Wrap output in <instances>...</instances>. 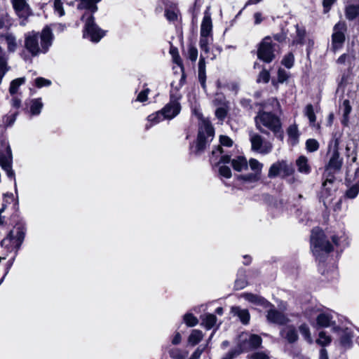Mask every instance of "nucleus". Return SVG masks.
Wrapping results in <instances>:
<instances>
[{"label": "nucleus", "instance_id": "obj_1", "mask_svg": "<svg viewBox=\"0 0 359 359\" xmlns=\"http://www.w3.org/2000/svg\"><path fill=\"white\" fill-rule=\"evenodd\" d=\"M7 229L8 231L1 241L0 245L6 253L15 252L17 255L27 231V223L21 215L18 201L14 205V212L7 218Z\"/></svg>", "mask_w": 359, "mask_h": 359}, {"label": "nucleus", "instance_id": "obj_2", "mask_svg": "<svg viewBox=\"0 0 359 359\" xmlns=\"http://www.w3.org/2000/svg\"><path fill=\"white\" fill-rule=\"evenodd\" d=\"M332 243L328 240L324 231L320 227L311 230L310 246L316 259L324 266L330 253L334 250V245H339L340 237L334 234L331 237Z\"/></svg>", "mask_w": 359, "mask_h": 359}, {"label": "nucleus", "instance_id": "obj_3", "mask_svg": "<svg viewBox=\"0 0 359 359\" xmlns=\"http://www.w3.org/2000/svg\"><path fill=\"white\" fill-rule=\"evenodd\" d=\"M199 120L196 138L189 144V155L200 156L205 153L215 137V128L202 113L196 114Z\"/></svg>", "mask_w": 359, "mask_h": 359}, {"label": "nucleus", "instance_id": "obj_4", "mask_svg": "<svg viewBox=\"0 0 359 359\" xmlns=\"http://www.w3.org/2000/svg\"><path fill=\"white\" fill-rule=\"evenodd\" d=\"M256 128L262 134L269 135V133L262 126L272 131L280 140L283 139V130L280 118L271 111L261 110L255 117Z\"/></svg>", "mask_w": 359, "mask_h": 359}, {"label": "nucleus", "instance_id": "obj_5", "mask_svg": "<svg viewBox=\"0 0 359 359\" xmlns=\"http://www.w3.org/2000/svg\"><path fill=\"white\" fill-rule=\"evenodd\" d=\"M84 13L81 18V21H85L83 29V38L89 39L93 43H98L106 35L107 31L101 29L95 22V18L93 15Z\"/></svg>", "mask_w": 359, "mask_h": 359}, {"label": "nucleus", "instance_id": "obj_6", "mask_svg": "<svg viewBox=\"0 0 359 359\" xmlns=\"http://www.w3.org/2000/svg\"><path fill=\"white\" fill-rule=\"evenodd\" d=\"M275 46L271 36L264 37L257 46V59L266 64L272 62L276 57Z\"/></svg>", "mask_w": 359, "mask_h": 359}, {"label": "nucleus", "instance_id": "obj_7", "mask_svg": "<svg viewBox=\"0 0 359 359\" xmlns=\"http://www.w3.org/2000/svg\"><path fill=\"white\" fill-rule=\"evenodd\" d=\"M355 54L353 51L351 54L343 53L337 60V63L344 65L348 64V67L341 71V77L338 83L339 87H345L347 86L348 81L353 76V69L355 67Z\"/></svg>", "mask_w": 359, "mask_h": 359}, {"label": "nucleus", "instance_id": "obj_8", "mask_svg": "<svg viewBox=\"0 0 359 359\" xmlns=\"http://www.w3.org/2000/svg\"><path fill=\"white\" fill-rule=\"evenodd\" d=\"M347 31V25L344 21H339L333 27L332 34V50L336 52L341 49L346 41L345 33Z\"/></svg>", "mask_w": 359, "mask_h": 359}, {"label": "nucleus", "instance_id": "obj_9", "mask_svg": "<svg viewBox=\"0 0 359 359\" xmlns=\"http://www.w3.org/2000/svg\"><path fill=\"white\" fill-rule=\"evenodd\" d=\"M181 98L180 94L170 92L169 102L161 109L165 119H172L180 113L182 107L179 100Z\"/></svg>", "mask_w": 359, "mask_h": 359}, {"label": "nucleus", "instance_id": "obj_10", "mask_svg": "<svg viewBox=\"0 0 359 359\" xmlns=\"http://www.w3.org/2000/svg\"><path fill=\"white\" fill-rule=\"evenodd\" d=\"M13 165V153L6 137L2 133L0 135V166Z\"/></svg>", "mask_w": 359, "mask_h": 359}, {"label": "nucleus", "instance_id": "obj_11", "mask_svg": "<svg viewBox=\"0 0 359 359\" xmlns=\"http://www.w3.org/2000/svg\"><path fill=\"white\" fill-rule=\"evenodd\" d=\"M339 142L338 139L334 141L332 156L327 163L325 165L326 170L340 171L343 165V158L340 157L339 151Z\"/></svg>", "mask_w": 359, "mask_h": 359}, {"label": "nucleus", "instance_id": "obj_12", "mask_svg": "<svg viewBox=\"0 0 359 359\" xmlns=\"http://www.w3.org/2000/svg\"><path fill=\"white\" fill-rule=\"evenodd\" d=\"M251 149L252 151H258L262 154H267L272 150V145L269 142H265L264 144L263 138L258 134L254 135L250 138Z\"/></svg>", "mask_w": 359, "mask_h": 359}, {"label": "nucleus", "instance_id": "obj_13", "mask_svg": "<svg viewBox=\"0 0 359 359\" xmlns=\"http://www.w3.org/2000/svg\"><path fill=\"white\" fill-rule=\"evenodd\" d=\"M266 319L269 323L278 325H285L289 322V318L283 312L273 307L267 311Z\"/></svg>", "mask_w": 359, "mask_h": 359}, {"label": "nucleus", "instance_id": "obj_14", "mask_svg": "<svg viewBox=\"0 0 359 359\" xmlns=\"http://www.w3.org/2000/svg\"><path fill=\"white\" fill-rule=\"evenodd\" d=\"M243 297L245 300L252 303L256 306H260L264 309H267L269 307H274V306L269 302L266 298L262 296L253 294L251 292H246L243 294Z\"/></svg>", "mask_w": 359, "mask_h": 359}, {"label": "nucleus", "instance_id": "obj_15", "mask_svg": "<svg viewBox=\"0 0 359 359\" xmlns=\"http://www.w3.org/2000/svg\"><path fill=\"white\" fill-rule=\"evenodd\" d=\"M12 4L20 18H27L32 14L29 6L25 0H12Z\"/></svg>", "mask_w": 359, "mask_h": 359}, {"label": "nucleus", "instance_id": "obj_16", "mask_svg": "<svg viewBox=\"0 0 359 359\" xmlns=\"http://www.w3.org/2000/svg\"><path fill=\"white\" fill-rule=\"evenodd\" d=\"M39 36L37 34L33 33L25 37V47L32 55H36L39 53Z\"/></svg>", "mask_w": 359, "mask_h": 359}, {"label": "nucleus", "instance_id": "obj_17", "mask_svg": "<svg viewBox=\"0 0 359 359\" xmlns=\"http://www.w3.org/2000/svg\"><path fill=\"white\" fill-rule=\"evenodd\" d=\"M163 3L165 6H168L165 9L164 15L169 22H175L177 20L178 13L177 5L173 2L167 0H163Z\"/></svg>", "mask_w": 359, "mask_h": 359}, {"label": "nucleus", "instance_id": "obj_18", "mask_svg": "<svg viewBox=\"0 0 359 359\" xmlns=\"http://www.w3.org/2000/svg\"><path fill=\"white\" fill-rule=\"evenodd\" d=\"M53 35L52 30L48 27H45L41 34V46L42 48V52L46 53L48 50L49 47L52 44Z\"/></svg>", "mask_w": 359, "mask_h": 359}, {"label": "nucleus", "instance_id": "obj_19", "mask_svg": "<svg viewBox=\"0 0 359 359\" xmlns=\"http://www.w3.org/2000/svg\"><path fill=\"white\" fill-rule=\"evenodd\" d=\"M231 313L238 317L243 325H247L250 320V314L247 309H241L238 306L231 307Z\"/></svg>", "mask_w": 359, "mask_h": 359}, {"label": "nucleus", "instance_id": "obj_20", "mask_svg": "<svg viewBox=\"0 0 359 359\" xmlns=\"http://www.w3.org/2000/svg\"><path fill=\"white\" fill-rule=\"evenodd\" d=\"M206 66L205 58L201 55L198 64V81L203 89H206Z\"/></svg>", "mask_w": 359, "mask_h": 359}, {"label": "nucleus", "instance_id": "obj_21", "mask_svg": "<svg viewBox=\"0 0 359 359\" xmlns=\"http://www.w3.org/2000/svg\"><path fill=\"white\" fill-rule=\"evenodd\" d=\"M332 316L327 313H320L316 317V324L318 327L325 328L332 325L335 324V322H332Z\"/></svg>", "mask_w": 359, "mask_h": 359}, {"label": "nucleus", "instance_id": "obj_22", "mask_svg": "<svg viewBox=\"0 0 359 359\" xmlns=\"http://www.w3.org/2000/svg\"><path fill=\"white\" fill-rule=\"evenodd\" d=\"M296 165L297 170L300 173L309 174L311 172V167L309 164V161L306 156L302 155L296 160Z\"/></svg>", "mask_w": 359, "mask_h": 359}, {"label": "nucleus", "instance_id": "obj_23", "mask_svg": "<svg viewBox=\"0 0 359 359\" xmlns=\"http://www.w3.org/2000/svg\"><path fill=\"white\" fill-rule=\"evenodd\" d=\"M343 107V116L341 120V123L344 127H348L349 124L350 120V114L352 111V107L351 105L350 101L348 99H346L342 102Z\"/></svg>", "mask_w": 359, "mask_h": 359}, {"label": "nucleus", "instance_id": "obj_24", "mask_svg": "<svg viewBox=\"0 0 359 359\" xmlns=\"http://www.w3.org/2000/svg\"><path fill=\"white\" fill-rule=\"evenodd\" d=\"M231 166L237 172H241L243 170L248 169L247 159L243 156H238L236 158L232 159Z\"/></svg>", "mask_w": 359, "mask_h": 359}, {"label": "nucleus", "instance_id": "obj_25", "mask_svg": "<svg viewBox=\"0 0 359 359\" xmlns=\"http://www.w3.org/2000/svg\"><path fill=\"white\" fill-rule=\"evenodd\" d=\"M43 104L41 97L32 99L29 101V113L32 116H38L41 114Z\"/></svg>", "mask_w": 359, "mask_h": 359}, {"label": "nucleus", "instance_id": "obj_26", "mask_svg": "<svg viewBox=\"0 0 359 359\" xmlns=\"http://www.w3.org/2000/svg\"><path fill=\"white\" fill-rule=\"evenodd\" d=\"M212 19L209 15H205L201 25V35L202 36H209L212 33Z\"/></svg>", "mask_w": 359, "mask_h": 359}, {"label": "nucleus", "instance_id": "obj_27", "mask_svg": "<svg viewBox=\"0 0 359 359\" xmlns=\"http://www.w3.org/2000/svg\"><path fill=\"white\" fill-rule=\"evenodd\" d=\"M201 325H203L206 330H209L214 327L217 318L215 314L208 313L201 316Z\"/></svg>", "mask_w": 359, "mask_h": 359}, {"label": "nucleus", "instance_id": "obj_28", "mask_svg": "<svg viewBox=\"0 0 359 359\" xmlns=\"http://www.w3.org/2000/svg\"><path fill=\"white\" fill-rule=\"evenodd\" d=\"M164 119H165V118H164V116L161 110L149 114L147 118V120L149 124L146 125V129H149L151 126L160 123Z\"/></svg>", "mask_w": 359, "mask_h": 359}, {"label": "nucleus", "instance_id": "obj_29", "mask_svg": "<svg viewBox=\"0 0 359 359\" xmlns=\"http://www.w3.org/2000/svg\"><path fill=\"white\" fill-rule=\"evenodd\" d=\"M332 185L327 184L325 186L322 185L321 191L319 194L318 198L319 201L323 202L324 206L327 208L326 200L332 195Z\"/></svg>", "mask_w": 359, "mask_h": 359}, {"label": "nucleus", "instance_id": "obj_30", "mask_svg": "<svg viewBox=\"0 0 359 359\" xmlns=\"http://www.w3.org/2000/svg\"><path fill=\"white\" fill-rule=\"evenodd\" d=\"M289 140L292 142V145H295L299 142V133L296 124L291 125L287 130Z\"/></svg>", "mask_w": 359, "mask_h": 359}, {"label": "nucleus", "instance_id": "obj_31", "mask_svg": "<svg viewBox=\"0 0 359 359\" xmlns=\"http://www.w3.org/2000/svg\"><path fill=\"white\" fill-rule=\"evenodd\" d=\"M203 334L200 330H193L188 337V343L192 346L199 344L203 339Z\"/></svg>", "mask_w": 359, "mask_h": 359}, {"label": "nucleus", "instance_id": "obj_32", "mask_svg": "<svg viewBox=\"0 0 359 359\" xmlns=\"http://www.w3.org/2000/svg\"><path fill=\"white\" fill-rule=\"evenodd\" d=\"M306 31L305 28H300L298 25H296V37L292 41V45H304L305 43V37Z\"/></svg>", "mask_w": 359, "mask_h": 359}, {"label": "nucleus", "instance_id": "obj_33", "mask_svg": "<svg viewBox=\"0 0 359 359\" xmlns=\"http://www.w3.org/2000/svg\"><path fill=\"white\" fill-rule=\"evenodd\" d=\"M345 15L348 20H353L359 15V5H348L345 8Z\"/></svg>", "mask_w": 359, "mask_h": 359}, {"label": "nucleus", "instance_id": "obj_34", "mask_svg": "<svg viewBox=\"0 0 359 359\" xmlns=\"http://www.w3.org/2000/svg\"><path fill=\"white\" fill-rule=\"evenodd\" d=\"M26 81L25 77H20L12 80L10 83L9 93L11 95L17 94L19 88L21 85H23Z\"/></svg>", "mask_w": 359, "mask_h": 359}, {"label": "nucleus", "instance_id": "obj_35", "mask_svg": "<svg viewBox=\"0 0 359 359\" xmlns=\"http://www.w3.org/2000/svg\"><path fill=\"white\" fill-rule=\"evenodd\" d=\"M17 201L19 203L18 194H16V197L15 198L13 194L11 192L4 193L3 194V203H2L1 207H4L5 210H6L7 208V205L8 204H11V203H13L12 209H13V212H14V205Z\"/></svg>", "mask_w": 359, "mask_h": 359}, {"label": "nucleus", "instance_id": "obj_36", "mask_svg": "<svg viewBox=\"0 0 359 359\" xmlns=\"http://www.w3.org/2000/svg\"><path fill=\"white\" fill-rule=\"evenodd\" d=\"M169 53L172 56L173 63L176 64L180 69H183L184 65L179 54L178 48L171 45Z\"/></svg>", "mask_w": 359, "mask_h": 359}, {"label": "nucleus", "instance_id": "obj_37", "mask_svg": "<svg viewBox=\"0 0 359 359\" xmlns=\"http://www.w3.org/2000/svg\"><path fill=\"white\" fill-rule=\"evenodd\" d=\"M183 322L187 327H193L198 324V319L192 313L187 312L182 316Z\"/></svg>", "mask_w": 359, "mask_h": 359}, {"label": "nucleus", "instance_id": "obj_38", "mask_svg": "<svg viewBox=\"0 0 359 359\" xmlns=\"http://www.w3.org/2000/svg\"><path fill=\"white\" fill-rule=\"evenodd\" d=\"M285 338L290 344H294L298 340L299 337L297 331L293 325L287 327V331L285 334Z\"/></svg>", "mask_w": 359, "mask_h": 359}, {"label": "nucleus", "instance_id": "obj_39", "mask_svg": "<svg viewBox=\"0 0 359 359\" xmlns=\"http://www.w3.org/2000/svg\"><path fill=\"white\" fill-rule=\"evenodd\" d=\"M352 337V334L349 332H344L339 337L340 345L346 348H351L353 346Z\"/></svg>", "mask_w": 359, "mask_h": 359}, {"label": "nucleus", "instance_id": "obj_40", "mask_svg": "<svg viewBox=\"0 0 359 359\" xmlns=\"http://www.w3.org/2000/svg\"><path fill=\"white\" fill-rule=\"evenodd\" d=\"M281 172V161L273 163L269 170L268 177L271 179L276 178Z\"/></svg>", "mask_w": 359, "mask_h": 359}, {"label": "nucleus", "instance_id": "obj_41", "mask_svg": "<svg viewBox=\"0 0 359 359\" xmlns=\"http://www.w3.org/2000/svg\"><path fill=\"white\" fill-rule=\"evenodd\" d=\"M236 178L238 181L246 182H255L259 180L257 173H248L246 175H236Z\"/></svg>", "mask_w": 359, "mask_h": 359}, {"label": "nucleus", "instance_id": "obj_42", "mask_svg": "<svg viewBox=\"0 0 359 359\" xmlns=\"http://www.w3.org/2000/svg\"><path fill=\"white\" fill-rule=\"evenodd\" d=\"M337 171L334 170H326L325 169V172L323 174V177H325L324 181L323 182V186H325L327 184L332 185L336 180L335 173Z\"/></svg>", "mask_w": 359, "mask_h": 359}, {"label": "nucleus", "instance_id": "obj_43", "mask_svg": "<svg viewBox=\"0 0 359 359\" xmlns=\"http://www.w3.org/2000/svg\"><path fill=\"white\" fill-rule=\"evenodd\" d=\"M271 79L270 70L266 69L263 67V69L259 72L256 82L257 83H268Z\"/></svg>", "mask_w": 359, "mask_h": 359}, {"label": "nucleus", "instance_id": "obj_44", "mask_svg": "<svg viewBox=\"0 0 359 359\" xmlns=\"http://www.w3.org/2000/svg\"><path fill=\"white\" fill-rule=\"evenodd\" d=\"M304 114L308 118L310 125L313 126L316 121V116L312 104H308L306 106Z\"/></svg>", "mask_w": 359, "mask_h": 359}, {"label": "nucleus", "instance_id": "obj_45", "mask_svg": "<svg viewBox=\"0 0 359 359\" xmlns=\"http://www.w3.org/2000/svg\"><path fill=\"white\" fill-rule=\"evenodd\" d=\"M299 331L306 341H308L310 344L312 343L313 340L311 337L310 328L306 323H304L300 325L299 327Z\"/></svg>", "mask_w": 359, "mask_h": 359}, {"label": "nucleus", "instance_id": "obj_46", "mask_svg": "<svg viewBox=\"0 0 359 359\" xmlns=\"http://www.w3.org/2000/svg\"><path fill=\"white\" fill-rule=\"evenodd\" d=\"M319 339H316V343L323 347L330 345L332 342V337L327 335L325 331H320L318 334Z\"/></svg>", "mask_w": 359, "mask_h": 359}, {"label": "nucleus", "instance_id": "obj_47", "mask_svg": "<svg viewBox=\"0 0 359 359\" xmlns=\"http://www.w3.org/2000/svg\"><path fill=\"white\" fill-rule=\"evenodd\" d=\"M249 343L252 350H255L259 348L262 343V337L256 334H251L249 337Z\"/></svg>", "mask_w": 359, "mask_h": 359}, {"label": "nucleus", "instance_id": "obj_48", "mask_svg": "<svg viewBox=\"0 0 359 359\" xmlns=\"http://www.w3.org/2000/svg\"><path fill=\"white\" fill-rule=\"evenodd\" d=\"M281 64L287 69H291L294 64V55L292 52L285 54L282 60Z\"/></svg>", "mask_w": 359, "mask_h": 359}, {"label": "nucleus", "instance_id": "obj_49", "mask_svg": "<svg viewBox=\"0 0 359 359\" xmlns=\"http://www.w3.org/2000/svg\"><path fill=\"white\" fill-rule=\"evenodd\" d=\"M359 193V184L355 183L351 185L345 192L347 198L353 199L357 197Z\"/></svg>", "mask_w": 359, "mask_h": 359}, {"label": "nucleus", "instance_id": "obj_50", "mask_svg": "<svg viewBox=\"0 0 359 359\" xmlns=\"http://www.w3.org/2000/svg\"><path fill=\"white\" fill-rule=\"evenodd\" d=\"M3 170H4L6 173V175L8 178H9L11 180L14 181V188H15V193L17 194V183H16V179H15V171L13 169V165H10L6 167H1Z\"/></svg>", "mask_w": 359, "mask_h": 359}, {"label": "nucleus", "instance_id": "obj_51", "mask_svg": "<svg viewBox=\"0 0 359 359\" xmlns=\"http://www.w3.org/2000/svg\"><path fill=\"white\" fill-rule=\"evenodd\" d=\"M169 356L172 359H185L187 353H184L178 348H172L168 351Z\"/></svg>", "mask_w": 359, "mask_h": 359}, {"label": "nucleus", "instance_id": "obj_52", "mask_svg": "<svg viewBox=\"0 0 359 359\" xmlns=\"http://www.w3.org/2000/svg\"><path fill=\"white\" fill-rule=\"evenodd\" d=\"M281 172H283V177H289L294 174V169L291 165H288L285 160L281 161Z\"/></svg>", "mask_w": 359, "mask_h": 359}, {"label": "nucleus", "instance_id": "obj_53", "mask_svg": "<svg viewBox=\"0 0 359 359\" xmlns=\"http://www.w3.org/2000/svg\"><path fill=\"white\" fill-rule=\"evenodd\" d=\"M319 142L313 138L308 139L306 141V149L309 152H315L319 149Z\"/></svg>", "mask_w": 359, "mask_h": 359}, {"label": "nucleus", "instance_id": "obj_54", "mask_svg": "<svg viewBox=\"0 0 359 359\" xmlns=\"http://www.w3.org/2000/svg\"><path fill=\"white\" fill-rule=\"evenodd\" d=\"M236 348L241 351V353L252 350L248 339L240 340L237 344Z\"/></svg>", "mask_w": 359, "mask_h": 359}, {"label": "nucleus", "instance_id": "obj_55", "mask_svg": "<svg viewBox=\"0 0 359 359\" xmlns=\"http://www.w3.org/2000/svg\"><path fill=\"white\" fill-rule=\"evenodd\" d=\"M198 57V49L196 47L190 43L188 46V58L192 62H194L196 61Z\"/></svg>", "mask_w": 359, "mask_h": 359}, {"label": "nucleus", "instance_id": "obj_56", "mask_svg": "<svg viewBox=\"0 0 359 359\" xmlns=\"http://www.w3.org/2000/svg\"><path fill=\"white\" fill-rule=\"evenodd\" d=\"M249 165L251 170L255 171V173H257V175L259 176L262 168V164L255 158H250L249 161Z\"/></svg>", "mask_w": 359, "mask_h": 359}, {"label": "nucleus", "instance_id": "obj_57", "mask_svg": "<svg viewBox=\"0 0 359 359\" xmlns=\"http://www.w3.org/2000/svg\"><path fill=\"white\" fill-rule=\"evenodd\" d=\"M51 83L52 82L50 80L43 77H37L34 80V86L38 88L50 86Z\"/></svg>", "mask_w": 359, "mask_h": 359}, {"label": "nucleus", "instance_id": "obj_58", "mask_svg": "<svg viewBox=\"0 0 359 359\" xmlns=\"http://www.w3.org/2000/svg\"><path fill=\"white\" fill-rule=\"evenodd\" d=\"M271 37L279 43H283L287 37V30L285 31V29L282 27L279 33L273 34Z\"/></svg>", "mask_w": 359, "mask_h": 359}, {"label": "nucleus", "instance_id": "obj_59", "mask_svg": "<svg viewBox=\"0 0 359 359\" xmlns=\"http://www.w3.org/2000/svg\"><path fill=\"white\" fill-rule=\"evenodd\" d=\"M219 175L226 179H229L232 176V172L230 168L227 165H223L219 167Z\"/></svg>", "mask_w": 359, "mask_h": 359}, {"label": "nucleus", "instance_id": "obj_60", "mask_svg": "<svg viewBox=\"0 0 359 359\" xmlns=\"http://www.w3.org/2000/svg\"><path fill=\"white\" fill-rule=\"evenodd\" d=\"M208 36H202L201 35L199 40V46L202 51H203L205 54H208L210 52V47L208 44Z\"/></svg>", "mask_w": 359, "mask_h": 359}, {"label": "nucleus", "instance_id": "obj_61", "mask_svg": "<svg viewBox=\"0 0 359 359\" xmlns=\"http://www.w3.org/2000/svg\"><path fill=\"white\" fill-rule=\"evenodd\" d=\"M18 114H19V111H17L11 115H6L4 117V122H5V126L6 127L12 126L13 125V123H15Z\"/></svg>", "mask_w": 359, "mask_h": 359}, {"label": "nucleus", "instance_id": "obj_62", "mask_svg": "<svg viewBox=\"0 0 359 359\" xmlns=\"http://www.w3.org/2000/svg\"><path fill=\"white\" fill-rule=\"evenodd\" d=\"M215 116L221 121H223L228 114V110L226 108L220 107L216 109L215 112Z\"/></svg>", "mask_w": 359, "mask_h": 359}, {"label": "nucleus", "instance_id": "obj_63", "mask_svg": "<svg viewBox=\"0 0 359 359\" xmlns=\"http://www.w3.org/2000/svg\"><path fill=\"white\" fill-rule=\"evenodd\" d=\"M277 79L278 82L283 83L289 79V74L284 69L279 67L277 71Z\"/></svg>", "mask_w": 359, "mask_h": 359}, {"label": "nucleus", "instance_id": "obj_64", "mask_svg": "<svg viewBox=\"0 0 359 359\" xmlns=\"http://www.w3.org/2000/svg\"><path fill=\"white\" fill-rule=\"evenodd\" d=\"M150 91L151 90L149 88H144L141 92L139 93V94L137 95V96L135 99V101L140 102H144L147 101L148 95H149Z\"/></svg>", "mask_w": 359, "mask_h": 359}]
</instances>
